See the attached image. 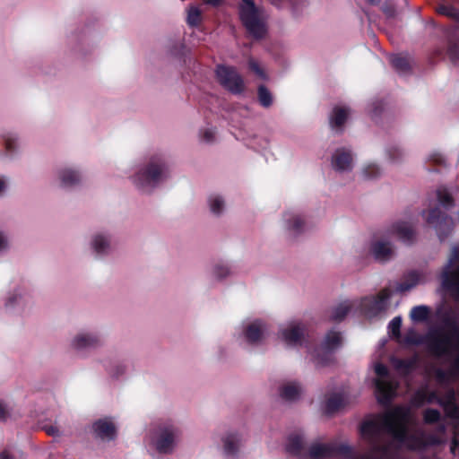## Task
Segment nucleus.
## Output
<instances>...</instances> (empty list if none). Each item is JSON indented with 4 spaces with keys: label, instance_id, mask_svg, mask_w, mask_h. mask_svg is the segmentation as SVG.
<instances>
[{
    "label": "nucleus",
    "instance_id": "nucleus-51",
    "mask_svg": "<svg viewBox=\"0 0 459 459\" xmlns=\"http://www.w3.org/2000/svg\"><path fill=\"white\" fill-rule=\"evenodd\" d=\"M8 189V178L0 175V197L5 195Z\"/></svg>",
    "mask_w": 459,
    "mask_h": 459
},
{
    "label": "nucleus",
    "instance_id": "nucleus-60",
    "mask_svg": "<svg viewBox=\"0 0 459 459\" xmlns=\"http://www.w3.org/2000/svg\"><path fill=\"white\" fill-rule=\"evenodd\" d=\"M17 299V297H16V296H12V297H10V298L7 299L6 303H5V306H6V307L12 306V305L13 304V302L15 301V299Z\"/></svg>",
    "mask_w": 459,
    "mask_h": 459
},
{
    "label": "nucleus",
    "instance_id": "nucleus-46",
    "mask_svg": "<svg viewBox=\"0 0 459 459\" xmlns=\"http://www.w3.org/2000/svg\"><path fill=\"white\" fill-rule=\"evenodd\" d=\"M414 367V361L411 359H398L396 362V368L405 372L411 371Z\"/></svg>",
    "mask_w": 459,
    "mask_h": 459
},
{
    "label": "nucleus",
    "instance_id": "nucleus-23",
    "mask_svg": "<svg viewBox=\"0 0 459 459\" xmlns=\"http://www.w3.org/2000/svg\"><path fill=\"white\" fill-rule=\"evenodd\" d=\"M245 337L251 343H256L263 337V324L260 321H255L248 325L245 329Z\"/></svg>",
    "mask_w": 459,
    "mask_h": 459
},
{
    "label": "nucleus",
    "instance_id": "nucleus-39",
    "mask_svg": "<svg viewBox=\"0 0 459 459\" xmlns=\"http://www.w3.org/2000/svg\"><path fill=\"white\" fill-rule=\"evenodd\" d=\"M437 12L440 14L453 18L459 22V10L450 4H441L437 8Z\"/></svg>",
    "mask_w": 459,
    "mask_h": 459
},
{
    "label": "nucleus",
    "instance_id": "nucleus-15",
    "mask_svg": "<svg viewBox=\"0 0 459 459\" xmlns=\"http://www.w3.org/2000/svg\"><path fill=\"white\" fill-rule=\"evenodd\" d=\"M20 150V139L15 132L0 131V159L13 158L19 154Z\"/></svg>",
    "mask_w": 459,
    "mask_h": 459
},
{
    "label": "nucleus",
    "instance_id": "nucleus-42",
    "mask_svg": "<svg viewBox=\"0 0 459 459\" xmlns=\"http://www.w3.org/2000/svg\"><path fill=\"white\" fill-rule=\"evenodd\" d=\"M11 247V242L7 231L0 227V254L8 251Z\"/></svg>",
    "mask_w": 459,
    "mask_h": 459
},
{
    "label": "nucleus",
    "instance_id": "nucleus-33",
    "mask_svg": "<svg viewBox=\"0 0 459 459\" xmlns=\"http://www.w3.org/2000/svg\"><path fill=\"white\" fill-rule=\"evenodd\" d=\"M420 281V275L417 272H410L405 278V281L401 282L398 286V290L401 292L408 291L415 287Z\"/></svg>",
    "mask_w": 459,
    "mask_h": 459
},
{
    "label": "nucleus",
    "instance_id": "nucleus-36",
    "mask_svg": "<svg viewBox=\"0 0 459 459\" xmlns=\"http://www.w3.org/2000/svg\"><path fill=\"white\" fill-rule=\"evenodd\" d=\"M216 128L212 126L202 127L199 131V139L205 143H212L216 139Z\"/></svg>",
    "mask_w": 459,
    "mask_h": 459
},
{
    "label": "nucleus",
    "instance_id": "nucleus-56",
    "mask_svg": "<svg viewBox=\"0 0 459 459\" xmlns=\"http://www.w3.org/2000/svg\"><path fill=\"white\" fill-rule=\"evenodd\" d=\"M454 412L450 414L451 419L459 420V406H455Z\"/></svg>",
    "mask_w": 459,
    "mask_h": 459
},
{
    "label": "nucleus",
    "instance_id": "nucleus-3",
    "mask_svg": "<svg viewBox=\"0 0 459 459\" xmlns=\"http://www.w3.org/2000/svg\"><path fill=\"white\" fill-rule=\"evenodd\" d=\"M170 168L169 155L163 152H154L146 156L135 166L130 178L140 191L151 192L169 178Z\"/></svg>",
    "mask_w": 459,
    "mask_h": 459
},
{
    "label": "nucleus",
    "instance_id": "nucleus-38",
    "mask_svg": "<svg viewBox=\"0 0 459 459\" xmlns=\"http://www.w3.org/2000/svg\"><path fill=\"white\" fill-rule=\"evenodd\" d=\"M402 317L401 316H395L394 317L389 325L388 329L391 336L393 338L398 339L401 336V326H402Z\"/></svg>",
    "mask_w": 459,
    "mask_h": 459
},
{
    "label": "nucleus",
    "instance_id": "nucleus-55",
    "mask_svg": "<svg viewBox=\"0 0 459 459\" xmlns=\"http://www.w3.org/2000/svg\"><path fill=\"white\" fill-rule=\"evenodd\" d=\"M0 459H14L13 456L6 450L0 453Z\"/></svg>",
    "mask_w": 459,
    "mask_h": 459
},
{
    "label": "nucleus",
    "instance_id": "nucleus-13",
    "mask_svg": "<svg viewBox=\"0 0 459 459\" xmlns=\"http://www.w3.org/2000/svg\"><path fill=\"white\" fill-rule=\"evenodd\" d=\"M216 77L221 85L230 92L240 93L243 91V79L235 68L226 65H218L216 68Z\"/></svg>",
    "mask_w": 459,
    "mask_h": 459
},
{
    "label": "nucleus",
    "instance_id": "nucleus-30",
    "mask_svg": "<svg viewBox=\"0 0 459 459\" xmlns=\"http://www.w3.org/2000/svg\"><path fill=\"white\" fill-rule=\"evenodd\" d=\"M430 308L425 305L415 306L410 312V317L414 322H425L429 319Z\"/></svg>",
    "mask_w": 459,
    "mask_h": 459
},
{
    "label": "nucleus",
    "instance_id": "nucleus-9",
    "mask_svg": "<svg viewBox=\"0 0 459 459\" xmlns=\"http://www.w3.org/2000/svg\"><path fill=\"white\" fill-rule=\"evenodd\" d=\"M279 225L281 230L293 236L302 235L311 230L307 216L298 209L283 212Z\"/></svg>",
    "mask_w": 459,
    "mask_h": 459
},
{
    "label": "nucleus",
    "instance_id": "nucleus-24",
    "mask_svg": "<svg viewBox=\"0 0 459 459\" xmlns=\"http://www.w3.org/2000/svg\"><path fill=\"white\" fill-rule=\"evenodd\" d=\"M99 344L100 339L96 335L88 333L77 335L73 342L74 347L78 350L96 347Z\"/></svg>",
    "mask_w": 459,
    "mask_h": 459
},
{
    "label": "nucleus",
    "instance_id": "nucleus-4",
    "mask_svg": "<svg viewBox=\"0 0 459 459\" xmlns=\"http://www.w3.org/2000/svg\"><path fill=\"white\" fill-rule=\"evenodd\" d=\"M391 238H396L404 244L410 245L416 238L413 225L405 220L390 222L381 231L380 236L374 238L369 244V251L375 258H389L396 255V247Z\"/></svg>",
    "mask_w": 459,
    "mask_h": 459
},
{
    "label": "nucleus",
    "instance_id": "nucleus-52",
    "mask_svg": "<svg viewBox=\"0 0 459 459\" xmlns=\"http://www.w3.org/2000/svg\"><path fill=\"white\" fill-rule=\"evenodd\" d=\"M44 430L46 431V433L48 436H51V437H59L60 436L59 429L56 426H52V425L45 426Z\"/></svg>",
    "mask_w": 459,
    "mask_h": 459
},
{
    "label": "nucleus",
    "instance_id": "nucleus-41",
    "mask_svg": "<svg viewBox=\"0 0 459 459\" xmlns=\"http://www.w3.org/2000/svg\"><path fill=\"white\" fill-rule=\"evenodd\" d=\"M403 341L405 343L410 345H419L423 342L421 337L413 328L407 331V333L404 335Z\"/></svg>",
    "mask_w": 459,
    "mask_h": 459
},
{
    "label": "nucleus",
    "instance_id": "nucleus-27",
    "mask_svg": "<svg viewBox=\"0 0 459 459\" xmlns=\"http://www.w3.org/2000/svg\"><path fill=\"white\" fill-rule=\"evenodd\" d=\"M286 449L293 455H300L304 450V440L302 436L299 434L290 435Z\"/></svg>",
    "mask_w": 459,
    "mask_h": 459
},
{
    "label": "nucleus",
    "instance_id": "nucleus-10",
    "mask_svg": "<svg viewBox=\"0 0 459 459\" xmlns=\"http://www.w3.org/2000/svg\"><path fill=\"white\" fill-rule=\"evenodd\" d=\"M89 247L98 255H110L118 250L119 243L112 233L100 230L91 236Z\"/></svg>",
    "mask_w": 459,
    "mask_h": 459
},
{
    "label": "nucleus",
    "instance_id": "nucleus-40",
    "mask_svg": "<svg viewBox=\"0 0 459 459\" xmlns=\"http://www.w3.org/2000/svg\"><path fill=\"white\" fill-rule=\"evenodd\" d=\"M258 100L263 107L268 108L273 103V98L270 91L264 87L258 88Z\"/></svg>",
    "mask_w": 459,
    "mask_h": 459
},
{
    "label": "nucleus",
    "instance_id": "nucleus-12",
    "mask_svg": "<svg viewBox=\"0 0 459 459\" xmlns=\"http://www.w3.org/2000/svg\"><path fill=\"white\" fill-rule=\"evenodd\" d=\"M441 283L459 301V260H448L441 273Z\"/></svg>",
    "mask_w": 459,
    "mask_h": 459
},
{
    "label": "nucleus",
    "instance_id": "nucleus-8",
    "mask_svg": "<svg viewBox=\"0 0 459 459\" xmlns=\"http://www.w3.org/2000/svg\"><path fill=\"white\" fill-rule=\"evenodd\" d=\"M375 372L380 378L375 380L377 402L382 405H387L394 398L398 383L394 380L382 379L388 377V368L382 363L375 366Z\"/></svg>",
    "mask_w": 459,
    "mask_h": 459
},
{
    "label": "nucleus",
    "instance_id": "nucleus-61",
    "mask_svg": "<svg viewBox=\"0 0 459 459\" xmlns=\"http://www.w3.org/2000/svg\"><path fill=\"white\" fill-rule=\"evenodd\" d=\"M384 12L386 13V15L388 16H392L393 15V10L389 9V8H385L384 9Z\"/></svg>",
    "mask_w": 459,
    "mask_h": 459
},
{
    "label": "nucleus",
    "instance_id": "nucleus-58",
    "mask_svg": "<svg viewBox=\"0 0 459 459\" xmlns=\"http://www.w3.org/2000/svg\"><path fill=\"white\" fill-rule=\"evenodd\" d=\"M204 1L206 4L213 5V6H217V5L221 4V3L222 2V0H204Z\"/></svg>",
    "mask_w": 459,
    "mask_h": 459
},
{
    "label": "nucleus",
    "instance_id": "nucleus-49",
    "mask_svg": "<svg viewBox=\"0 0 459 459\" xmlns=\"http://www.w3.org/2000/svg\"><path fill=\"white\" fill-rule=\"evenodd\" d=\"M213 273L218 279H223L230 273V270L224 265H216Z\"/></svg>",
    "mask_w": 459,
    "mask_h": 459
},
{
    "label": "nucleus",
    "instance_id": "nucleus-6",
    "mask_svg": "<svg viewBox=\"0 0 459 459\" xmlns=\"http://www.w3.org/2000/svg\"><path fill=\"white\" fill-rule=\"evenodd\" d=\"M239 16L248 33L255 39H263L267 33L266 16L255 6L254 0H242Z\"/></svg>",
    "mask_w": 459,
    "mask_h": 459
},
{
    "label": "nucleus",
    "instance_id": "nucleus-2",
    "mask_svg": "<svg viewBox=\"0 0 459 459\" xmlns=\"http://www.w3.org/2000/svg\"><path fill=\"white\" fill-rule=\"evenodd\" d=\"M436 316L443 327L429 331L425 336L431 354L437 358H449L452 369L459 372V321L457 312L453 307H439Z\"/></svg>",
    "mask_w": 459,
    "mask_h": 459
},
{
    "label": "nucleus",
    "instance_id": "nucleus-53",
    "mask_svg": "<svg viewBox=\"0 0 459 459\" xmlns=\"http://www.w3.org/2000/svg\"><path fill=\"white\" fill-rule=\"evenodd\" d=\"M7 416L8 411L4 403L0 401V420H5Z\"/></svg>",
    "mask_w": 459,
    "mask_h": 459
},
{
    "label": "nucleus",
    "instance_id": "nucleus-37",
    "mask_svg": "<svg viewBox=\"0 0 459 459\" xmlns=\"http://www.w3.org/2000/svg\"><path fill=\"white\" fill-rule=\"evenodd\" d=\"M441 420V413L437 409L429 408L423 412V420L426 424H435Z\"/></svg>",
    "mask_w": 459,
    "mask_h": 459
},
{
    "label": "nucleus",
    "instance_id": "nucleus-28",
    "mask_svg": "<svg viewBox=\"0 0 459 459\" xmlns=\"http://www.w3.org/2000/svg\"><path fill=\"white\" fill-rule=\"evenodd\" d=\"M389 60L393 67L400 74H405L410 69L409 57L404 54L392 55Z\"/></svg>",
    "mask_w": 459,
    "mask_h": 459
},
{
    "label": "nucleus",
    "instance_id": "nucleus-63",
    "mask_svg": "<svg viewBox=\"0 0 459 459\" xmlns=\"http://www.w3.org/2000/svg\"><path fill=\"white\" fill-rule=\"evenodd\" d=\"M390 158H391V160H393L394 161H395V160H397V158H396V157H394V156H393L391 153H390Z\"/></svg>",
    "mask_w": 459,
    "mask_h": 459
},
{
    "label": "nucleus",
    "instance_id": "nucleus-16",
    "mask_svg": "<svg viewBox=\"0 0 459 459\" xmlns=\"http://www.w3.org/2000/svg\"><path fill=\"white\" fill-rule=\"evenodd\" d=\"M331 165L339 173L349 172L353 168V157L349 149H337L332 156Z\"/></svg>",
    "mask_w": 459,
    "mask_h": 459
},
{
    "label": "nucleus",
    "instance_id": "nucleus-62",
    "mask_svg": "<svg viewBox=\"0 0 459 459\" xmlns=\"http://www.w3.org/2000/svg\"><path fill=\"white\" fill-rule=\"evenodd\" d=\"M367 1L371 4H377L379 2V0H367Z\"/></svg>",
    "mask_w": 459,
    "mask_h": 459
},
{
    "label": "nucleus",
    "instance_id": "nucleus-22",
    "mask_svg": "<svg viewBox=\"0 0 459 459\" xmlns=\"http://www.w3.org/2000/svg\"><path fill=\"white\" fill-rule=\"evenodd\" d=\"M351 114V110L346 106H336L330 115V126L334 130H339L343 126Z\"/></svg>",
    "mask_w": 459,
    "mask_h": 459
},
{
    "label": "nucleus",
    "instance_id": "nucleus-26",
    "mask_svg": "<svg viewBox=\"0 0 459 459\" xmlns=\"http://www.w3.org/2000/svg\"><path fill=\"white\" fill-rule=\"evenodd\" d=\"M345 406V400L342 394H333L325 401V411L333 414Z\"/></svg>",
    "mask_w": 459,
    "mask_h": 459
},
{
    "label": "nucleus",
    "instance_id": "nucleus-45",
    "mask_svg": "<svg viewBox=\"0 0 459 459\" xmlns=\"http://www.w3.org/2000/svg\"><path fill=\"white\" fill-rule=\"evenodd\" d=\"M440 401L441 403H445L447 405H452L453 409L455 408V406H457L455 403V393L454 389H449L445 394L444 398L440 397L439 402Z\"/></svg>",
    "mask_w": 459,
    "mask_h": 459
},
{
    "label": "nucleus",
    "instance_id": "nucleus-48",
    "mask_svg": "<svg viewBox=\"0 0 459 459\" xmlns=\"http://www.w3.org/2000/svg\"><path fill=\"white\" fill-rule=\"evenodd\" d=\"M427 161L439 165L445 162V159L441 153L437 152H433L428 155Z\"/></svg>",
    "mask_w": 459,
    "mask_h": 459
},
{
    "label": "nucleus",
    "instance_id": "nucleus-29",
    "mask_svg": "<svg viewBox=\"0 0 459 459\" xmlns=\"http://www.w3.org/2000/svg\"><path fill=\"white\" fill-rule=\"evenodd\" d=\"M352 307L350 302H343L333 307L330 316V320L333 322H341L349 314Z\"/></svg>",
    "mask_w": 459,
    "mask_h": 459
},
{
    "label": "nucleus",
    "instance_id": "nucleus-7",
    "mask_svg": "<svg viewBox=\"0 0 459 459\" xmlns=\"http://www.w3.org/2000/svg\"><path fill=\"white\" fill-rule=\"evenodd\" d=\"M310 459L333 458L337 455L346 459H373L369 455L357 456L354 449L346 444H313L307 452Z\"/></svg>",
    "mask_w": 459,
    "mask_h": 459
},
{
    "label": "nucleus",
    "instance_id": "nucleus-5",
    "mask_svg": "<svg viewBox=\"0 0 459 459\" xmlns=\"http://www.w3.org/2000/svg\"><path fill=\"white\" fill-rule=\"evenodd\" d=\"M429 209L421 212L427 223L433 226L439 238L449 232L453 226L451 217L445 214L441 208L448 210L454 205L451 193L445 186H440L428 201Z\"/></svg>",
    "mask_w": 459,
    "mask_h": 459
},
{
    "label": "nucleus",
    "instance_id": "nucleus-35",
    "mask_svg": "<svg viewBox=\"0 0 459 459\" xmlns=\"http://www.w3.org/2000/svg\"><path fill=\"white\" fill-rule=\"evenodd\" d=\"M211 212L215 215H220L225 208V202L219 195H211L208 199Z\"/></svg>",
    "mask_w": 459,
    "mask_h": 459
},
{
    "label": "nucleus",
    "instance_id": "nucleus-50",
    "mask_svg": "<svg viewBox=\"0 0 459 459\" xmlns=\"http://www.w3.org/2000/svg\"><path fill=\"white\" fill-rule=\"evenodd\" d=\"M448 56L452 62L455 63L459 60V46H450L448 48Z\"/></svg>",
    "mask_w": 459,
    "mask_h": 459
},
{
    "label": "nucleus",
    "instance_id": "nucleus-20",
    "mask_svg": "<svg viewBox=\"0 0 459 459\" xmlns=\"http://www.w3.org/2000/svg\"><path fill=\"white\" fill-rule=\"evenodd\" d=\"M92 429L96 437L103 440H113L117 435L114 423L107 419L96 420L92 424Z\"/></svg>",
    "mask_w": 459,
    "mask_h": 459
},
{
    "label": "nucleus",
    "instance_id": "nucleus-14",
    "mask_svg": "<svg viewBox=\"0 0 459 459\" xmlns=\"http://www.w3.org/2000/svg\"><path fill=\"white\" fill-rule=\"evenodd\" d=\"M391 296L388 289H383L376 297H366L360 301V309L369 316H377L386 308V303Z\"/></svg>",
    "mask_w": 459,
    "mask_h": 459
},
{
    "label": "nucleus",
    "instance_id": "nucleus-18",
    "mask_svg": "<svg viewBox=\"0 0 459 459\" xmlns=\"http://www.w3.org/2000/svg\"><path fill=\"white\" fill-rule=\"evenodd\" d=\"M56 177L60 186L63 187H71L79 184L82 180L81 172L73 167L60 168L56 171Z\"/></svg>",
    "mask_w": 459,
    "mask_h": 459
},
{
    "label": "nucleus",
    "instance_id": "nucleus-21",
    "mask_svg": "<svg viewBox=\"0 0 459 459\" xmlns=\"http://www.w3.org/2000/svg\"><path fill=\"white\" fill-rule=\"evenodd\" d=\"M235 136L238 140L244 142L248 148L256 152H264L269 146V142L266 138L255 134H247L240 131Z\"/></svg>",
    "mask_w": 459,
    "mask_h": 459
},
{
    "label": "nucleus",
    "instance_id": "nucleus-31",
    "mask_svg": "<svg viewBox=\"0 0 459 459\" xmlns=\"http://www.w3.org/2000/svg\"><path fill=\"white\" fill-rule=\"evenodd\" d=\"M299 394V386L295 383L287 384L280 390L281 397L287 401H293L297 399Z\"/></svg>",
    "mask_w": 459,
    "mask_h": 459
},
{
    "label": "nucleus",
    "instance_id": "nucleus-44",
    "mask_svg": "<svg viewBox=\"0 0 459 459\" xmlns=\"http://www.w3.org/2000/svg\"><path fill=\"white\" fill-rule=\"evenodd\" d=\"M417 395L420 398V400H425L429 403L436 402L439 404L440 396H438L437 393L435 391L429 392V394L419 393Z\"/></svg>",
    "mask_w": 459,
    "mask_h": 459
},
{
    "label": "nucleus",
    "instance_id": "nucleus-1",
    "mask_svg": "<svg viewBox=\"0 0 459 459\" xmlns=\"http://www.w3.org/2000/svg\"><path fill=\"white\" fill-rule=\"evenodd\" d=\"M411 411L403 405H397L379 416L378 420H366L359 428L363 436L373 437L381 430L388 433L392 437L404 444L411 450L421 449L427 446L423 435L409 433Z\"/></svg>",
    "mask_w": 459,
    "mask_h": 459
},
{
    "label": "nucleus",
    "instance_id": "nucleus-11",
    "mask_svg": "<svg viewBox=\"0 0 459 459\" xmlns=\"http://www.w3.org/2000/svg\"><path fill=\"white\" fill-rule=\"evenodd\" d=\"M342 342V334L335 330H330L321 344L322 351H317L315 354V360L318 366H327L333 361V352L338 349Z\"/></svg>",
    "mask_w": 459,
    "mask_h": 459
},
{
    "label": "nucleus",
    "instance_id": "nucleus-54",
    "mask_svg": "<svg viewBox=\"0 0 459 459\" xmlns=\"http://www.w3.org/2000/svg\"><path fill=\"white\" fill-rule=\"evenodd\" d=\"M439 405L443 407L446 415L450 418V414L454 412L452 405H447L446 403L441 402Z\"/></svg>",
    "mask_w": 459,
    "mask_h": 459
},
{
    "label": "nucleus",
    "instance_id": "nucleus-43",
    "mask_svg": "<svg viewBox=\"0 0 459 459\" xmlns=\"http://www.w3.org/2000/svg\"><path fill=\"white\" fill-rule=\"evenodd\" d=\"M455 375H459V372L454 371L452 369V368H450L449 372L440 369V368L436 371V377H437V381L440 383L447 382L450 378V376H455Z\"/></svg>",
    "mask_w": 459,
    "mask_h": 459
},
{
    "label": "nucleus",
    "instance_id": "nucleus-57",
    "mask_svg": "<svg viewBox=\"0 0 459 459\" xmlns=\"http://www.w3.org/2000/svg\"><path fill=\"white\" fill-rule=\"evenodd\" d=\"M124 368L122 366H117L116 371L113 373V376L117 377L118 376L124 373Z\"/></svg>",
    "mask_w": 459,
    "mask_h": 459
},
{
    "label": "nucleus",
    "instance_id": "nucleus-47",
    "mask_svg": "<svg viewBox=\"0 0 459 459\" xmlns=\"http://www.w3.org/2000/svg\"><path fill=\"white\" fill-rule=\"evenodd\" d=\"M248 65H249V68L257 75L259 76L260 78L262 79H265L266 76H265V74L264 72V70L261 68V66L259 65V64L254 60V59H250L249 62H248Z\"/></svg>",
    "mask_w": 459,
    "mask_h": 459
},
{
    "label": "nucleus",
    "instance_id": "nucleus-17",
    "mask_svg": "<svg viewBox=\"0 0 459 459\" xmlns=\"http://www.w3.org/2000/svg\"><path fill=\"white\" fill-rule=\"evenodd\" d=\"M307 332V329L305 324L296 323L281 330V335L288 345L298 346L302 344Z\"/></svg>",
    "mask_w": 459,
    "mask_h": 459
},
{
    "label": "nucleus",
    "instance_id": "nucleus-32",
    "mask_svg": "<svg viewBox=\"0 0 459 459\" xmlns=\"http://www.w3.org/2000/svg\"><path fill=\"white\" fill-rule=\"evenodd\" d=\"M202 22V12L195 5H190L187 9L186 23L189 27H197Z\"/></svg>",
    "mask_w": 459,
    "mask_h": 459
},
{
    "label": "nucleus",
    "instance_id": "nucleus-64",
    "mask_svg": "<svg viewBox=\"0 0 459 459\" xmlns=\"http://www.w3.org/2000/svg\"><path fill=\"white\" fill-rule=\"evenodd\" d=\"M394 152L400 153V151L398 149H394Z\"/></svg>",
    "mask_w": 459,
    "mask_h": 459
},
{
    "label": "nucleus",
    "instance_id": "nucleus-34",
    "mask_svg": "<svg viewBox=\"0 0 459 459\" xmlns=\"http://www.w3.org/2000/svg\"><path fill=\"white\" fill-rule=\"evenodd\" d=\"M363 179H376L383 174V170L375 163H369L361 169Z\"/></svg>",
    "mask_w": 459,
    "mask_h": 459
},
{
    "label": "nucleus",
    "instance_id": "nucleus-19",
    "mask_svg": "<svg viewBox=\"0 0 459 459\" xmlns=\"http://www.w3.org/2000/svg\"><path fill=\"white\" fill-rule=\"evenodd\" d=\"M176 437L174 428H165L162 429L156 440V449L160 454H170L173 450Z\"/></svg>",
    "mask_w": 459,
    "mask_h": 459
},
{
    "label": "nucleus",
    "instance_id": "nucleus-25",
    "mask_svg": "<svg viewBox=\"0 0 459 459\" xmlns=\"http://www.w3.org/2000/svg\"><path fill=\"white\" fill-rule=\"evenodd\" d=\"M241 442V437L237 432L228 433L223 438L224 451L228 455H236L238 450V446Z\"/></svg>",
    "mask_w": 459,
    "mask_h": 459
},
{
    "label": "nucleus",
    "instance_id": "nucleus-59",
    "mask_svg": "<svg viewBox=\"0 0 459 459\" xmlns=\"http://www.w3.org/2000/svg\"><path fill=\"white\" fill-rule=\"evenodd\" d=\"M450 258H459V247H455Z\"/></svg>",
    "mask_w": 459,
    "mask_h": 459
}]
</instances>
